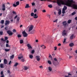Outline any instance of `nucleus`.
Wrapping results in <instances>:
<instances>
[{
    "mask_svg": "<svg viewBox=\"0 0 77 77\" xmlns=\"http://www.w3.org/2000/svg\"><path fill=\"white\" fill-rule=\"evenodd\" d=\"M65 2L63 0H57V5L59 6H61L62 5H66L69 7H72L75 9H77V5L75 4H72L74 2L72 0H67Z\"/></svg>",
    "mask_w": 77,
    "mask_h": 77,
    "instance_id": "obj_1",
    "label": "nucleus"
},
{
    "mask_svg": "<svg viewBox=\"0 0 77 77\" xmlns=\"http://www.w3.org/2000/svg\"><path fill=\"white\" fill-rule=\"evenodd\" d=\"M63 26L65 28H66L67 26H68V23H66V21H64L62 23Z\"/></svg>",
    "mask_w": 77,
    "mask_h": 77,
    "instance_id": "obj_2",
    "label": "nucleus"
},
{
    "mask_svg": "<svg viewBox=\"0 0 77 77\" xmlns=\"http://www.w3.org/2000/svg\"><path fill=\"white\" fill-rule=\"evenodd\" d=\"M16 4H14L13 5V6L14 7H17V6H18L19 5H20V2L19 1H17L16 2Z\"/></svg>",
    "mask_w": 77,
    "mask_h": 77,
    "instance_id": "obj_3",
    "label": "nucleus"
},
{
    "mask_svg": "<svg viewBox=\"0 0 77 77\" xmlns=\"http://www.w3.org/2000/svg\"><path fill=\"white\" fill-rule=\"evenodd\" d=\"M7 33L9 36H12L13 35V33L12 32V31H11L10 30H8L7 31Z\"/></svg>",
    "mask_w": 77,
    "mask_h": 77,
    "instance_id": "obj_4",
    "label": "nucleus"
},
{
    "mask_svg": "<svg viewBox=\"0 0 77 77\" xmlns=\"http://www.w3.org/2000/svg\"><path fill=\"white\" fill-rule=\"evenodd\" d=\"M22 35L24 37H27V35H27V33H26L25 31H23L22 32Z\"/></svg>",
    "mask_w": 77,
    "mask_h": 77,
    "instance_id": "obj_5",
    "label": "nucleus"
},
{
    "mask_svg": "<svg viewBox=\"0 0 77 77\" xmlns=\"http://www.w3.org/2000/svg\"><path fill=\"white\" fill-rule=\"evenodd\" d=\"M22 58H23V55L22 54H20L18 57V59L19 60H20Z\"/></svg>",
    "mask_w": 77,
    "mask_h": 77,
    "instance_id": "obj_6",
    "label": "nucleus"
},
{
    "mask_svg": "<svg viewBox=\"0 0 77 77\" xmlns=\"http://www.w3.org/2000/svg\"><path fill=\"white\" fill-rule=\"evenodd\" d=\"M35 59L37 61H39L40 60V56H36L35 57Z\"/></svg>",
    "mask_w": 77,
    "mask_h": 77,
    "instance_id": "obj_7",
    "label": "nucleus"
},
{
    "mask_svg": "<svg viewBox=\"0 0 77 77\" xmlns=\"http://www.w3.org/2000/svg\"><path fill=\"white\" fill-rule=\"evenodd\" d=\"M33 25H31L28 30L29 32H30L31 30H33Z\"/></svg>",
    "mask_w": 77,
    "mask_h": 77,
    "instance_id": "obj_8",
    "label": "nucleus"
},
{
    "mask_svg": "<svg viewBox=\"0 0 77 77\" xmlns=\"http://www.w3.org/2000/svg\"><path fill=\"white\" fill-rule=\"evenodd\" d=\"M5 40H4L3 38H1V40L4 42L6 41V40H8V37H5Z\"/></svg>",
    "mask_w": 77,
    "mask_h": 77,
    "instance_id": "obj_9",
    "label": "nucleus"
},
{
    "mask_svg": "<svg viewBox=\"0 0 77 77\" xmlns=\"http://www.w3.org/2000/svg\"><path fill=\"white\" fill-rule=\"evenodd\" d=\"M2 7V11H5L6 10V7L5 6V5L4 4H3Z\"/></svg>",
    "mask_w": 77,
    "mask_h": 77,
    "instance_id": "obj_10",
    "label": "nucleus"
},
{
    "mask_svg": "<svg viewBox=\"0 0 77 77\" xmlns=\"http://www.w3.org/2000/svg\"><path fill=\"white\" fill-rule=\"evenodd\" d=\"M10 21L8 20H6L5 21V25H8V24H9Z\"/></svg>",
    "mask_w": 77,
    "mask_h": 77,
    "instance_id": "obj_11",
    "label": "nucleus"
},
{
    "mask_svg": "<svg viewBox=\"0 0 77 77\" xmlns=\"http://www.w3.org/2000/svg\"><path fill=\"white\" fill-rule=\"evenodd\" d=\"M38 16L37 15V14H34L33 18H35V19L36 18H38Z\"/></svg>",
    "mask_w": 77,
    "mask_h": 77,
    "instance_id": "obj_12",
    "label": "nucleus"
},
{
    "mask_svg": "<svg viewBox=\"0 0 77 77\" xmlns=\"http://www.w3.org/2000/svg\"><path fill=\"white\" fill-rule=\"evenodd\" d=\"M27 46L28 47V49H30V48H32V46H31L30 44H27Z\"/></svg>",
    "mask_w": 77,
    "mask_h": 77,
    "instance_id": "obj_13",
    "label": "nucleus"
},
{
    "mask_svg": "<svg viewBox=\"0 0 77 77\" xmlns=\"http://www.w3.org/2000/svg\"><path fill=\"white\" fill-rule=\"evenodd\" d=\"M74 45V43H71L69 44V46H70V47H73Z\"/></svg>",
    "mask_w": 77,
    "mask_h": 77,
    "instance_id": "obj_14",
    "label": "nucleus"
},
{
    "mask_svg": "<svg viewBox=\"0 0 77 77\" xmlns=\"http://www.w3.org/2000/svg\"><path fill=\"white\" fill-rule=\"evenodd\" d=\"M0 67L1 68H4L3 64L1 63L0 64Z\"/></svg>",
    "mask_w": 77,
    "mask_h": 77,
    "instance_id": "obj_15",
    "label": "nucleus"
},
{
    "mask_svg": "<svg viewBox=\"0 0 77 77\" xmlns=\"http://www.w3.org/2000/svg\"><path fill=\"white\" fill-rule=\"evenodd\" d=\"M10 59H13L14 58V55H11L10 57Z\"/></svg>",
    "mask_w": 77,
    "mask_h": 77,
    "instance_id": "obj_16",
    "label": "nucleus"
},
{
    "mask_svg": "<svg viewBox=\"0 0 77 77\" xmlns=\"http://www.w3.org/2000/svg\"><path fill=\"white\" fill-rule=\"evenodd\" d=\"M59 12L58 13V14L59 15H60L61 14V13H62V11H61V10L60 9H59L58 10Z\"/></svg>",
    "mask_w": 77,
    "mask_h": 77,
    "instance_id": "obj_17",
    "label": "nucleus"
},
{
    "mask_svg": "<svg viewBox=\"0 0 77 77\" xmlns=\"http://www.w3.org/2000/svg\"><path fill=\"white\" fill-rule=\"evenodd\" d=\"M4 62L5 64H7V60L6 59H4Z\"/></svg>",
    "mask_w": 77,
    "mask_h": 77,
    "instance_id": "obj_18",
    "label": "nucleus"
},
{
    "mask_svg": "<svg viewBox=\"0 0 77 77\" xmlns=\"http://www.w3.org/2000/svg\"><path fill=\"white\" fill-rule=\"evenodd\" d=\"M48 68L49 71H52V68H51V67L49 66L48 67Z\"/></svg>",
    "mask_w": 77,
    "mask_h": 77,
    "instance_id": "obj_19",
    "label": "nucleus"
},
{
    "mask_svg": "<svg viewBox=\"0 0 77 77\" xmlns=\"http://www.w3.org/2000/svg\"><path fill=\"white\" fill-rule=\"evenodd\" d=\"M63 9L66 11V10L67 9V7L65 5L64 6V8H63Z\"/></svg>",
    "mask_w": 77,
    "mask_h": 77,
    "instance_id": "obj_20",
    "label": "nucleus"
},
{
    "mask_svg": "<svg viewBox=\"0 0 77 77\" xmlns=\"http://www.w3.org/2000/svg\"><path fill=\"white\" fill-rule=\"evenodd\" d=\"M24 69L25 70H27V69H28V67H27V66H24Z\"/></svg>",
    "mask_w": 77,
    "mask_h": 77,
    "instance_id": "obj_21",
    "label": "nucleus"
},
{
    "mask_svg": "<svg viewBox=\"0 0 77 77\" xmlns=\"http://www.w3.org/2000/svg\"><path fill=\"white\" fill-rule=\"evenodd\" d=\"M30 8V6H29V5L26 4V6H25V8Z\"/></svg>",
    "mask_w": 77,
    "mask_h": 77,
    "instance_id": "obj_22",
    "label": "nucleus"
},
{
    "mask_svg": "<svg viewBox=\"0 0 77 77\" xmlns=\"http://www.w3.org/2000/svg\"><path fill=\"white\" fill-rule=\"evenodd\" d=\"M73 37H74V35L72 34L70 37V39H73Z\"/></svg>",
    "mask_w": 77,
    "mask_h": 77,
    "instance_id": "obj_23",
    "label": "nucleus"
},
{
    "mask_svg": "<svg viewBox=\"0 0 77 77\" xmlns=\"http://www.w3.org/2000/svg\"><path fill=\"white\" fill-rule=\"evenodd\" d=\"M5 50L6 52H8L9 51H10V49H5Z\"/></svg>",
    "mask_w": 77,
    "mask_h": 77,
    "instance_id": "obj_24",
    "label": "nucleus"
},
{
    "mask_svg": "<svg viewBox=\"0 0 77 77\" xmlns=\"http://www.w3.org/2000/svg\"><path fill=\"white\" fill-rule=\"evenodd\" d=\"M67 23H68V24H70V23H71V20H68V21H67Z\"/></svg>",
    "mask_w": 77,
    "mask_h": 77,
    "instance_id": "obj_25",
    "label": "nucleus"
},
{
    "mask_svg": "<svg viewBox=\"0 0 77 77\" xmlns=\"http://www.w3.org/2000/svg\"><path fill=\"white\" fill-rule=\"evenodd\" d=\"M20 44H23V43L24 42L23 41V40H20Z\"/></svg>",
    "mask_w": 77,
    "mask_h": 77,
    "instance_id": "obj_26",
    "label": "nucleus"
},
{
    "mask_svg": "<svg viewBox=\"0 0 77 77\" xmlns=\"http://www.w3.org/2000/svg\"><path fill=\"white\" fill-rule=\"evenodd\" d=\"M4 20H2L1 21V23L2 24H4Z\"/></svg>",
    "mask_w": 77,
    "mask_h": 77,
    "instance_id": "obj_27",
    "label": "nucleus"
},
{
    "mask_svg": "<svg viewBox=\"0 0 77 77\" xmlns=\"http://www.w3.org/2000/svg\"><path fill=\"white\" fill-rule=\"evenodd\" d=\"M6 47H7V48H8V47H11V46L9 45V44H6Z\"/></svg>",
    "mask_w": 77,
    "mask_h": 77,
    "instance_id": "obj_28",
    "label": "nucleus"
},
{
    "mask_svg": "<svg viewBox=\"0 0 77 77\" xmlns=\"http://www.w3.org/2000/svg\"><path fill=\"white\" fill-rule=\"evenodd\" d=\"M48 63H49V64L50 65H51V61H50V60H48Z\"/></svg>",
    "mask_w": 77,
    "mask_h": 77,
    "instance_id": "obj_29",
    "label": "nucleus"
},
{
    "mask_svg": "<svg viewBox=\"0 0 77 77\" xmlns=\"http://www.w3.org/2000/svg\"><path fill=\"white\" fill-rule=\"evenodd\" d=\"M29 57L30 59H32V57H33V56L32 55H29Z\"/></svg>",
    "mask_w": 77,
    "mask_h": 77,
    "instance_id": "obj_30",
    "label": "nucleus"
},
{
    "mask_svg": "<svg viewBox=\"0 0 77 77\" xmlns=\"http://www.w3.org/2000/svg\"><path fill=\"white\" fill-rule=\"evenodd\" d=\"M65 10H63V9L62 10V14H65Z\"/></svg>",
    "mask_w": 77,
    "mask_h": 77,
    "instance_id": "obj_31",
    "label": "nucleus"
},
{
    "mask_svg": "<svg viewBox=\"0 0 77 77\" xmlns=\"http://www.w3.org/2000/svg\"><path fill=\"white\" fill-rule=\"evenodd\" d=\"M48 6L50 8H53V6L51 5H48Z\"/></svg>",
    "mask_w": 77,
    "mask_h": 77,
    "instance_id": "obj_32",
    "label": "nucleus"
},
{
    "mask_svg": "<svg viewBox=\"0 0 77 77\" xmlns=\"http://www.w3.org/2000/svg\"><path fill=\"white\" fill-rule=\"evenodd\" d=\"M34 13H32L31 14V17H33V16L34 15Z\"/></svg>",
    "mask_w": 77,
    "mask_h": 77,
    "instance_id": "obj_33",
    "label": "nucleus"
},
{
    "mask_svg": "<svg viewBox=\"0 0 77 77\" xmlns=\"http://www.w3.org/2000/svg\"><path fill=\"white\" fill-rule=\"evenodd\" d=\"M35 32V30H33L31 32L30 34H33V33H34V32Z\"/></svg>",
    "mask_w": 77,
    "mask_h": 77,
    "instance_id": "obj_34",
    "label": "nucleus"
},
{
    "mask_svg": "<svg viewBox=\"0 0 77 77\" xmlns=\"http://www.w3.org/2000/svg\"><path fill=\"white\" fill-rule=\"evenodd\" d=\"M18 63H16L14 65V66H17V65H18Z\"/></svg>",
    "mask_w": 77,
    "mask_h": 77,
    "instance_id": "obj_35",
    "label": "nucleus"
},
{
    "mask_svg": "<svg viewBox=\"0 0 77 77\" xmlns=\"http://www.w3.org/2000/svg\"><path fill=\"white\" fill-rule=\"evenodd\" d=\"M17 37L18 38H21V35L20 34H19L17 35Z\"/></svg>",
    "mask_w": 77,
    "mask_h": 77,
    "instance_id": "obj_36",
    "label": "nucleus"
},
{
    "mask_svg": "<svg viewBox=\"0 0 77 77\" xmlns=\"http://www.w3.org/2000/svg\"><path fill=\"white\" fill-rule=\"evenodd\" d=\"M1 75H4V74H3V71H2L1 72V73H0Z\"/></svg>",
    "mask_w": 77,
    "mask_h": 77,
    "instance_id": "obj_37",
    "label": "nucleus"
},
{
    "mask_svg": "<svg viewBox=\"0 0 77 77\" xmlns=\"http://www.w3.org/2000/svg\"><path fill=\"white\" fill-rule=\"evenodd\" d=\"M47 16L48 17H49V18H50V15L49 14H47Z\"/></svg>",
    "mask_w": 77,
    "mask_h": 77,
    "instance_id": "obj_38",
    "label": "nucleus"
},
{
    "mask_svg": "<svg viewBox=\"0 0 77 77\" xmlns=\"http://www.w3.org/2000/svg\"><path fill=\"white\" fill-rule=\"evenodd\" d=\"M34 53H35V50H32V51H31V53H32V54H33Z\"/></svg>",
    "mask_w": 77,
    "mask_h": 77,
    "instance_id": "obj_39",
    "label": "nucleus"
},
{
    "mask_svg": "<svg viewBox=\"0 0 77 77\" xmlns=\"http://www.w3.org/2000/svg\"><path fill=\"white\" fill-rule=\"evenodd\" d=\"M19 20H20V17H18L17 18V21H19Z\"/></svg>",
    "mask_w": 77,
    "mask_h": 77,
    "instance_id": "obj_40",
    "label": "nucleus"
},
{
    "mask_svg": "<svg viewBox=\"0 0 77 77\" xmlns=\"http://www.w3.org/2000/svg\"><path fill=\"white\" fill-rule=\"evenodd\" d=\"M32 6H35V4L34 2H32Z\"/></svg>",
    "mask_w": 77,
    "mask_h": 77,
    "instance_id": "obj_41",
    "label": "nucleus"
},
{
    "mask_svg": "<svg viewBox=\"0 0 77 77\" xmlns=\"http://www.w3.org/2000/svg\"><path fill=\"white\" fill-rule=\"evenodd\" d=\"M75 14V12H73L72 13V15H74V14Z\"/></svg>",
    "mask_w": 77,
    "mask_h": 77,
    "instance_id": "obj_42",
    "label": "nucleus"
},
{
    "mask_svg": "<svg viewBox=\"0 0 77 77\" xmlns=\"http://www.w3.org/2000/svg\"><path fill=\"white\" fill-rule=\"evenodd\" d=\"M66 35V32H65L63 34H62V35L63 36H65V35Z\"/></svg>",
    "mask_w": 77,
    "mask_h": 77,
    "instance_id": "obj_43",
    "label": "nucleus"
},
{
    "mask_svg": "<svg viewBox=\"0 0 77 77\" xmlns=\"http://www.w3.org/2000/svg\"><path fill=\"white\" fill-rule=\"evenodd\" d=\"M66 42V38L64 39V41H63V43H65Z\"/></svg>",
    "mask_w": 77,
    "mask_h": 77,
    "instance_id": "obj_44",
    "label": "nucleus"
},
{
    "mask_svg": "<svg viewBox=\"0 0 77 77\" xmlns=\"http://www.w3.org/2000/svg\"><path fill=\"white\" fill-rule=\"evenodd\" d=\"M25 60L24 59H21V61L22 62H24Z\"/></svg>",
    "mask_w": 77,
    "mask_h": 77,
    "instance_id": "obj_45",
    "label": "nucleus"
},
{
    "mask_svg": "<svg viewBox=\"0 0 77 77\" xmlns=\"http://www.w3.org/2000/svg\"><path fill=\"white\" fill-rule=\"evenodd\" d=\"M0 35H3V32L0 31Z\"/></svg>",
    "mask_w": 77,
    "mask_h": 77,
    "instance_id": "obj_46",
    "label": "nucleus"
},
{
    "mask_svg": "<svg viewBox=\"0 0 77 77\" xmlns=\"http://www.w3.org/2000/svg\"><path fill=\"white\" fill-rule=\"evenodd\" d=\"M66 32V30H64L62 32V34H63L64 33H65Z\"/></svg>",
    "mask_w": 77,
    "mask_h": 77,
    "instance_id": "obj_47",
    "label": "nucleus"
},
{
    "mask_svg": "<svg viewBox=\"0 0 77 77\" xmlns=\"http://www.w3.org/2000/svg\"><path fill=\"white\" fill-rule=\"evenodd\" d=\"M49 54V57H51V59H52V57L51 56V55H50V54Z\"/></svg>",
    "mask_w": 77,
    "mask_h": 77,
    "instance_id": "obj_48",
    "label": "nucleus"
},
{
    "mask_svg": "<svg viewBox=\"0 0 77 77\" xmlns=\"http://www.w3.org/2000/svg\"><path fill=\"white\" fill-rule=\"evenodd\" d=\"M36 11H37V10H36V9H34V13H36Z\"/></svg>",
    "mask_w": 77,
    "mask_h": 77,
    "instance_id": "obj_49",
    "label": "nucleus"
},
{
    "mask_svg": "<svg viewBox=\"0 0 77 77\" xmlns=\"http://www.w3.org/2000/svg\"><path fill=\"white\" fill-rule=\"evenodd\" d=\"M7 73L8 74H9V73H10V70H8L7 71Z\"/></svg>",
    "mask_w": 77,
    "mask_h": 77,
    "instance_id": "obj_50",
    "label": "nucleus"
},
{
    "mask_svg": "<svg viewBox=\"0 0 77 77\" xmlns=\"http://www.w3.org/2000/svg\"><path fill=\"white\" fill-rule=\"evenodd\" d=\"M57 19H56L53 22H54V23H56L57 22Z\"/></svg>",
    "mask_w": 77,
    "mask_h": 77,
    "instance_id": "obj_51",
    "label": "nucleus"
},
{
    "mask_svg": "<svg viewBox=\"0 0 77 77\" xmlns=\"http://www.w3.org/2000/svg\"><path fill=\"white\" fill-rule=\"evenodd\" d=\"M43 12H46V11H45V10H42Z\"/></svg>",
    "mask_w": 77,
    "mask_h": 77,
    "instance_id": "obj_52",
    "label": "nucleus"
},
{
    "mask_svg": "<svg viewBox=\"0 0 77 77\" xmlns=\"http://www.w3.org/2000/svg\"><path fill=\"white\" fill-rule=\"evenodd\" d=\"M17 17H18V16L17 15H16L15 16V17H14V19H16V18H17Z\"/></svg>",
    "mask_w": 77,
    "mask_h": 77,
    "instance_id": "obj_53",
    "label": "nucleus"
},
{
    "mask_svg": "<svg viewBox=\"0 0 77 77\" xmlns=\"http://www.w3.org/2000/svg\"><path fill=\"white\" fill-rule=\"evenodd\" d=\"M16 30L15 29H14L13 30V32H16Z\"/></svg>",
    "mask_w": 77,
    "mask_h": 77,
    "instance_id": "obj_54",
    "label": "nucleus"
},
{
    "mask_svg": "<svg viewBox=\"0 0 77 77\" xmlns=\"http://www.w3.org/2000/svg\"><path fill=\"white\" fill-rule=\"evenodd\" d=\"M11 62H12V61H10V62H9V65H10L11 63Z\"/></svg>",
    "mask_w": 77,
    "mask_h": 77,
    "instance_id": "obj_55",
    "label": "nucleus"
},
{
    "mask_svg": "<svg viewBox=\"0 0 77 77\" xmlns=\"http://www.w3.org/2000/svg\"><path fill=\"white\" fill-rule=\"evenodd\" d=\"M54 60H55V61H57V59L56 58H55L54 59Z\"/></svg>",
    "mask_w": 77,
    "mask_h": 77,
    "instance_id": "obj_56",
    "label": "nucleus"
},
{
    "mask_svg": "<svg viewBox=\"0 0 77 77\" xmlns=\"http://www.w3.org/2000/svg\"><path fill=\"white\" fill-rule=\"evenodd\" d=\"M12 13H13V14H15L16 13H15V12L13 11L12 12Z\"/></svg>",
    "mask_w": 77,
    "mask_h": 77,
    "instance_id": "obj_57",
    "label": "nucleus"
},
{
    "mask_svg": "<svg viewBox=\"0 0 77 77\" xmlns=\"http://www.w3.org/2000/svg\"><path fill=\"white\" fill-rule=\"evenodd\" d=\"M5 29L6 30H8V27H6L5 28Z\"/></svg>",
    "mask_w": 77,
    "mask_h": 77,
    "instance_id": "obj_58",
    "label": "nucleus"
},
{
    "mask_svg": "<svg viewBox=\"0 0 77 77\" xmlns=\"http://www.w3.org/2000/svg\"><path fill=\"white\" fill-rule=\"evenodd\" d=\"M54 48V50H57V47H55Z\"/></svg>",
    "mask_w": 77,
    "mask_h": 77,
    "instance_id": "obj_59",
    "label": "nucleus"
},
{
    "mask_svg": "<svg viewBox=\"0 0 77 77\" xmlns=\"http://www.w3.org/2000/svg\"><path fill=\"white\" fill-rule=\"evenodd\" d=\"M58 46H61V44L60 43H59L58 45Z\"/></svg>",
    "mask_w": 77,
    "mask_h": 77,
    "instance_id": "obj_60",
    "label": "nucleus"
},
{
    "mask_svg": "<svg viewBox=\"0 0 77 77\" xmlns=\"http://www.w3.org/2000/svg\"><path fill=\"white\" fill-rule=\"evenodd\" d=\"M6 42L7 44L9 43V41L8 40H7Z\"/></svg>",
    "mask_w": 77,
    "mask_h": 77,
    "instance_id": "obj_61",
    "label": "nucleus"
},
{
    "mask_svg": "<svg viewBox=\"0 0 77 77\" xmlns=\"http://www.w3.org/2000/svg\"><path fill=\"white\" fill-rule=\"evenodd\" d=\"M65 77H69L68 75H65Z\"/></svg>",
    "mask_w": 77,
    "mask_h": 77,
    "instance_id": "obj_62",
    "label": "nucleus"
},
{
    "mask_svg": "<svg viewBox=\"0 0 77 77\" xmlns=\"http://www.w3.org/2000/svg\"><path fill=\"white\" fill-rule=\"evenodd\" d=\"M5 76H4V75H2L0 77H4Z\"/></svg>",
    "mask_w": 77,
    "mask_h": 77,
    "instance_id": "obj_63",
    "label": "nucleus"
},
{
    "mask_svg": "<svg viewBox=\"0 0 77 77\" xmlns=\"http://www.w3.org/2000/svg\"><path fill=\"white\" fill-rule=\"evenodd\" d=\"M75 20H77V17H75Z\"/></svg>",
    "mask_w": 77,
    "mask_h": 77,
    "instance_id": "obj_64",
    "label": "nucleus"
}]
</instances>
